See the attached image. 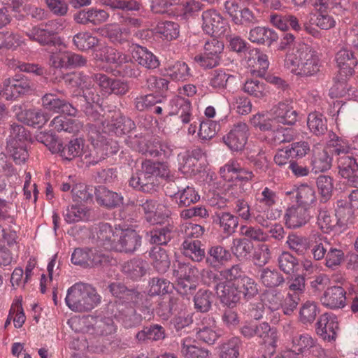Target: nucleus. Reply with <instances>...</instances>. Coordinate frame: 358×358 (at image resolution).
Here are the masks:
<instances>
[{
    "mask_svg": "<svg viewBox=\"0 0 358 358\" xmlns=\"http://www.w3.org/2000/svg\"><path fill=\"white\" fill-rule=\"evenodd\" d=\"M97 240L106 249L132 253L141 245V236L131 229L113 228L108 223L99 225Z\"/></svg>",
    "mask_w": 358,
    "mask_h": 358,
    "instance_id": "1",
    "label": "nucleus"
},
{
    "mask_svg": "<svg viewBox=\"0 0 358 358\" xmlns=\"http://www.w3.org/2000/svg\"><path fill=\"white\" fill-rule=\"evenodd\" d=\"M285 66L300 76H313L321 67L318 52L310 45L299 43L285 57Z\"/></svg>",
    "mask_w": 358,
    "mask_h": 358,
    "instance_id": "2",
    "label": "nucleus"
},
{
    "mask_svg": "<svg viewBox=\"0 0 358 358\" xmlns=\"http://www.w3.org/2000/svg\"><path fill=\"white\" fill-rule=\"evenodd\" d=\"M101 299L91 285L78 282L68 289L65 302L72 311L83 313L94 309L101 303Z\"/></svg>",
    "mask_w": 358,
    "mask_h": 358,
    "instance_id": "3",
    "label": "nucleus"
},
{
    "mask_svg": "<svg viewBox=\"0 0 358 358\" xmlns=\"http://www.w3.org/2000/svg\"><path fill=\"white\" fill-rule=\"evenodd\" d=\"M256 204L252 216L255 220L264 227H268V220H276L280 213L272 208L277 200L276 192L265 187L261 192L255 195Z\"/></svg>",
    "mask_w": 358,
    "mask_h": 358,
    "instance_id": "4",
    "label": "nucleus"
},
{
    "mask_svg": "<svg viewBox=\"0 0 358 358\" xmlns=\"http://www.w3.org/2000/svg\"><path fill=\"white\" fill-rule=\"evenodd\" d=\"M64 83L71 87L80 88L83 96L89 103L100 104L102 98L98 93L97 89L94 85L92 84L90 76L84 74L83 72H72L64 76Z\"/></svg>",
    "mask_w": 358,
    "mask_h": 358,
    "instance_id": "5",
    "label": "nucleus"
},
{
    "mask_svg": "<svg viewBox=\"0 0 358 358\" xmlns=\"http://www.w3.org/2000/svg\"><path fill=\"white\" fill-rule=\"evenodd\" d=\"M34 84L24 76L16 75L3 81V96L6 99H15L20 95L31 92Z\"/></svg>",
    "mask_w": 358,
    "mask_h": 358,
    "instance_id": "6",
    "label": "nucleus"
},
{
    "mask_svg": "<svg viewBox=\"0 0 358 358\" xmlns=\"http://www.w3.org/2000/svg\"><path fill=\"white\" fill-rule=\"evenodd\" d=\"M202 28L207 34L221 36L227 35L229 29L227 22L215 10H208L202 14Z\"/></svg>",
    "mask_w": 358,
    "mask_h": 358,
    "instance_id": "7",
    "label": "nucleus"
},
{
    "mask_svg": "<svg viewBox=\"0 0 358 358\" xmlns=\"http://www.w3.org/2000/svg\"><path fill=\"white\" fill-rule=\"evenodd\" d=\"M108 262V257L96 249L76 248L71 255V262L83 267L102 265Z\"/></svg>",
    "mask_w": 358,
    "mask_h": 358,
    "instance_id": "8",
    "label": "nucleus"
},
{
    "mask_svg": "<svg viewBox=\"0 0 358 358\" xmlns=\"http://www.w3.org/2000/svg\"><path fill=\"white\" fill-rule=\"evenodd\" d=\"M249 135L248 127L245 122L235 124L227 134L223 136V142L231 151L242 150Z\"/></svg>",
    "mask_w": 358,
    "mask_h": 358,
    "instance_id": "9",
    "label": "nucleus"
},
{
    "mask_svg": "<svg viewBox=\"0 0 358 358\" xmlns=\"http://www.w3.org/2000/svg\"><path fill=\"white\" fill-rule=\"evenodd\" d=\"M41 106L48 111L75 116L77 109L70 103L62 99L52 93H47L41 98Z\"/></svg>",
    "mask_w": 358,
    "mask_h": 358,
    "instance_id": "10",
    "label": "nucleus"
},
{
    "mask_svg": "<svg viewBox=\"0 0 358 358\" xmlns=\"http://www.w3.org/2000/svg\"><path fill=\"white\" fill-rule=\"evenodd\" d=\"M166 194L173 198L179 207L189 206L197 202L200 199L199 195L194 187L187 186L176 192L173 189V185L172 183H169L166 187Z\"/></svg>",
    "mask_w": 358,
    "mask_h": 358,
    "instance_id": "11",
    "label": "nucleus"
},
{
    "mask_svg": "<svg viewBox=\"0 0 358 358\" xmlns=\"http://www.w3.org/2000/svg\"><path fill=\"white\" fill-rule=\"evenodd\" d=\"M14 111L17 119L29 126L41 127L49 120L50 117L45 112L40 109L22 110L21 106H15Z\"/></svg>",
    "mask_w": 358,
    "mask_h": 358,
    "instance_id": "12",
    "label": "nucleus"
},
{
    "mask_svg": "<svg viewBox=\"0 0 358 358\" xmlns=\"http://www.w3.org/2000/svg\"><path fill=\"white\" fill-rule=\"evenodd\" d=\"M336 163L339 175L352 185L358 187V164L356 159L349 155L336 159Z\"/></svg>",
    "mask_w": 358,
    "mask_h": 358,
    "instance_id": "13",
    "label": "nucleus"
},
{
    "mask_svg": "<svg viewBox=\"0 0 358 358\" xmlns=\"http://www.w3.org/2000/svg\"><path fill=\"white\" fill-rule=\"evenodd\" d=\"M271 114L273 115L275 123L292 125L297 120L298 113L292 105V102L286 101L280 102L271 109Z\"/></svg>",
    "mask_w": 358,
    "mask_h": 358,
    "instance_id": "14",
    "label": "nucleus"
},
{
    "mask_svg": "<svg viewBox=\"0 0 358 358\" xmlns=\"http://www.w3.org/2000/svg\"><path fill=\"white\" fill-rule=\"evenodd\" d=\"M317 325V334L323 340L327 341L335 340L338 323L334 315L323 314L320 316Z\"/></svg>",
    "mask_w": 358,
    "mask_h": 358,
    "instance_id": "15",
    "label": "nucleus"
},
{
    "mask_svg": "<svg viewBox=\"0 0 358 358\" xmlns=\"http://www.w3.org/2000/svg\"><path fill=\"white\" fill-rule=\"evenodd\" d=\"M346 292L341 286H333L327 289L320 298L322 304L327 308L335 309L345 306Z\"/></svg>",
    "mask_w": 358,
    "mask_h": 358,
    "instance_id": "16",
    "label": "nucleus"
},
{
    "mask_svg": "<svg viewBox=\"0 0 358 358\" xmlns=\"http://www.w3.org/2000/svg\"><path fill=\"white\" fill-rule=\"evenodd\" d=\"M310 215L308 208L300 205L288 208L285 215V224L289 228L296 229L306 224Z\"/></svg>",
    "mask_w": 358,
    "mask_h": 358,
    "instance_id": "17",
    "label": "nucleus"
},
{
    "mask_svg": "<svg viewBox=\"0 0 358 358\" xmlns=\"http://www.w3.org/2000/svg\"><path fill=\"white\" fill-rule=\"evenodd\" d=\"M59 152L63 158L67 160H71L75 157L87 159L92 155L91 152H88L85 141L80 138L71 140L66 145L62 146Z\"/></svg>",
    "mask_w": 358,
    "mask_h": 358,
    "instance_id": "18",
    "label": "nucleus"
},
{
    "mask_svg": "<svg viewBox=\"0 0 358 358\" xmlns=\"http://www.w3.org/2000/svg\"><path fill=\"white\" fill-rule=\"evenodd\" d=\"M336 62L341 76L346 78L353 75L355 67L357 64V60L350 50L341 49L336 55Z\"/></svg>",
    "mask_w": 358,
    "mask_h": 358,
    "instance_id": "19",
    "label": "nucleus"
},
{
    "mask_svg": "<svg viewBox=\"0 0 358 358\" xmlns=\"http://www.w3.org/2000/svg\"><path fill=\"white\" fill-rule=\"evenodd\" d=\"M170 106L171 113L178 115L182 124H189L193 120L192 108L188 99L177 96L171 100Z\"/></svg>",
    "mask_w": 358,
    "mask_h": 358,
    "instance_id": "20",
    "label": "nucleus"
},
{
    "mask_svg": "<svg viewBox=\"0 0 358 358\" xmlns=\"http://www.w3.org/2000/svg\"><path fill=\"white\" fill-rule=\"evenodd\" d=\"M108 17V13L104 10L90 8L80 10L73 15V19L78 24L96 25L106 22Z\"/></svg>",
    "mask_w": 358,
    "mask_h": 358,
    "instance_id": "21",
    "label": "nucleus"
},
{
    "mask_svg": "<svg viewBox=\"0 0 358 358\" xmlns=\"http://www.w3.org/2000/svg\"><path fill=\"white\" fill-rule=\"evenodd\" d=\"M216 290L221 302L228 306L236 303L241 299L238 286L231 282L217 284Z\"/></svg>",
    "mask_w": 358,
    "mask_h": 358,
    "instance_id": "22",
    "label": "nucleus"
},
{
    "mask_svg": "<svg viewBox=\"0 0 358 358\" xmlns=\"http://www.w3.org/2000/svg\"><path fill=\"white\" fill-rule=\"evenodd\" d=\"M247 64L251 67L252 73H257L259 76H264L269 66L268 56L257 49L249 52Z\"/></svg>",
    "mask_w": 358,
    "mask_h": 358,
    "instance_id": "23",
    "label": "nucleus"
},
{
    "mask_svg": "<svg viewBox=\"0 0 358 358\" xmlns=\"http://www.w3.org/2000/svg\"><path fill=\"white\" fill-rule=\"evenodd\" d=\"M328 137L327 145L331 148L332 155L336 157V159L339 157H348L352 154V148L348 141L339 137L332 131L329 132Z\"/></svg>",
    "mask_w": 358,
    "mask_h": 358,
    "instance_id": "24",
    "label": "nucleus"
},
{
    "mask_svg": "<svg viewBox=\"0 0 358 358\" xmlns=\"http://www.w3.org/2000/svg\"><path fill=\"white\" fill-rule=\"evenodd\" d=\"M132 58L139 65L148 69H155L159 65L157 57L147 48L140 45L134 47L132 51Z\"/></svg>",
    "mask_w": 358,
    "mask_h": 358,
    "instance_id": "25",
    "label": "nucleus"
},
{
    "mask_svg": "<svg viewBox=\"0 0 358 358\" xmlns=\"http://www.w3.org/2000/svg\"><path fill=\"white\" fill-rule=\"evenodd\" d=\"M95 194L98 203L106 208H115L122 203V196L108 189L103 186H100L96 189Z\"/></svg>",
    "mask_w": 358,
    "mask_h": 358,
    "instance_id": "26",
    "label": "nucleus"
},
{
    "mask_svg": "<svg viewBox=\"0 0 358 358\" xmlns=\"http://www.w3.org/2000/svg\"><path fill=\"white\" fill-rule=\"evenodd\" d=\"M152 266L159 273H166L170 267L171 260L167 252L159 246L153 247L150 251Z\"/></svg>",
    "mask_w": 358,
    "mask_h": 358,
    "instance_id": "27",
    "label": "nucleus"
},
{
    "mask_svg": "<svg viewBox=\"0 0 358 358\" xmlns=\"http://www.w3.org/2000/svg\"><path fill=\"white\" fill-rule=\"evenodd\" d=\"M156 183L157 180L151 179L140 170L134 173L129 180V186L145 193H150L155 191Z\"/></svg>",
    "mask_w": 358,
    "mask_h": 358,
    "instance_id": "28",
    "label": "nucleus"
},
{
    "mask_svg": "<svg viewBox=\"0 0 358 358\" xmlns=\"http://www.w3.org/2000/svg\"><path fill=\"white\" fill-rule=\"evenodd\" d=\"M259 282L266 287L273 288L285 282L283 275L275 268H262L259 271Z\"/></svg>",
    "mask_w": 358,
    "mask_h": 358,
    "instance_id": "29",
    "label": "nucleus"
},
{
    "mask_svg": "<svg viewBox=\"0 0 358 358\" xmlns=\"http://www.w3.org/2000/svg\"><path fill=\"white\" fill-rule=\"evenodd\" d=\"M330 247L327 239L318 233H313L310 236V248L314 259L319 261L326 256Z\"/></svg>",
    "mask_w": 358,
    "mask_h": 358,
    "instance_id": "30",
    "label": "nucleus"
},
{
    "mask_svg": "<svg viewBox=\"0 0 358 358\" xmlns=\"http://www.w3.org/2000/svg\"><path fill=\"white\" fill-rule=\"evenodd\" d=\"M141 206L145 215V219L148 222L152 224H158L164 222L165 217L161 215L163 206L157 204L153 200L148 199L142 201Z\"/></svg>",
    "mask_w": 358,
    "mask_h": 358,
    "instance_id": "31",
    "label": "nucleus"
},
{
    "mask_svg": "<svg viewBox=\"0 0 358 358\" xmlns=\"http://www.w3.org/2000/svg\"><path fill=\"white\" fill-rule=\"evenodd\" d=\"M196 334L199 341L208 345L214 344L219 337L215 331V321L211 318L205 319V322L197 328Z\"/></svg>",
    "mask_w": 358,
    "mask_h": 358,
    "instance_id": "32",
    "label": "nucleus"
},
{
    "mask_svg": "<svg viewBox=\"0 0 358 358\" xmlns=\"http://www.w3.org/2000/svg\"><path fill=\"white\" fill-rule=\"evenodd\" d=\"M181 355L185 358H208L209 350L194 345V341L186 338L181 341Z\"/></svg>",
    "mask_w": 358,
    "mask_h": 358,
    "instance_id": "33",
    "label": "nucleus"
},
{
    "mask_svg": "<svg viewBox=\"0 0 358 358\" xmlns=\"http://www.w3.org/2000/svg\"><path fill=\"white\" fill-rule=\"evenodd\" d=\"M50 126L57 131H65L76 134L82 127L81 123L77 120L66 118L63 116L55 117L50 122Z\"/></svg>",
    "mask_w": 358,
    "mask_h": 358,
    "instance_id": "34",
    "label": "nucleus"
},
{
    "mask_svg": "<svg viewBox=\"0 0 358 358\" xmlns=\"http://www.w3.org/2000/svg\"><path fill=\"white\" fill-rule=\"evenodd\" d=\"M64 220L69 224L85 221L90 217L89 210L82 204H72L63 213Z\"/></svg>",
    "mask_w": 358,
    "mask_h": 358,
    "instance_id": "35",
    "label": "nucleus"
},
{
    "mask_svg": "<svg viewBox=\"0 0 358 358\" xmlns=\"http://www.w3.org/2000/svg\"><path fill=\"white\" fill-rule=\"evenodd\" d=\"M254 337L257 336L264 341L269 337L271 338V341L268 344V348L270 351L269 354L270 355H272L276 346L275 343L277 340V334L275 331L271 328L270 325L267 322H261L259 324L254 323Z\"/></svg>",
    "mask_w": 358,
    "mask_h": 358,
    "instance_id": "36",
    "label": "nucleus"
},
{
    "mask_svg": "<svg viewBox=\"0 0 358 358\" xmlns=\"http://www.w3.org/2000/svg\"><path fill=\"white\" fill-rule=\"evenodd\" d=\"M266 137V141L273 145L290 142L294 139L293 131L282 127H276L270 131Z\"/></svg>",
    "mask_w": 358,
    "mask_h": 358,
    "instance_id": "37",
    "label": "nucleus"
},
{
    "mask_svg": "<svg viewBox=\"0 0 358 358\" xmlns=\"http://www.w3.org/2000/svg\"><path fill=\"white\" fill-rule=\"evenodd\" d=\"M332 158L325 150L314 151L311 159L312 171L315 173L324 172L330 169Z\"/></svg>",
    "mask_w": 358,
    "mask_h": 358,
    "instance_id": "38",
    "label": "nucleus"
},
{
    "mask_svg": "<svg viewBox=\"0 0 358 358\" xmlns=\"http://www.w3.org/2000/svg\"><path fill=\"white\" fill-rule=\"evenodd\" d=\"M231 258L229 250L220 245L211 247L206 257V262L212 267H217L228 262Z\"/></svg>",
    "mask_w": 358,
    "mask_h": 358,
    "instance_id": "39",
    "label": "nucleus"
},
{
    "mask_svg": "<svg viewBox=\"0 0 358 358\" xmlns=\"http://www.w3.org/2000/svg\"><path fill=\"white\" fill-rule=\"evenodd\" d=\"M183 254L194 262H199L205 257V250L199 240H185L182 243Z\"/></svg>",
    "mask_w": 358,
    "mask_h": 358,
    "instance_id": "40",
    "label": "nucleus"
},
{
    "mask_svg": "<svg viewBox=\"0 0 358 358\" xmlns=\"http://www.w3.org/2000/svg\"><path fill=\"white\" fill-rule=\"evenodd\" d=\"M27 145L24 143L6 142V152L17 164L24 163L29 157Z\"/></svg>",
    "mask_w": 358,
    "mask_h": 358,
    "instance_id": "41",
    "label": "nucleus"
},
{
    "mask_svg": "<svg viewBox=\"0 0 358 358\" xmlns=\"http://www.w3.org/2000/svg\"><path fill=\"white\" fill-rule=\"evenodd\" d=\"M118 318L126 328L138 326L143 320L142 315L136 313V310L131 306H122L119 310Z\"/></svg>",
    "mask_w": 358,
    "mask_h": 358,
    "instance_id": "42",
    "label": "nucleus"
},
{
    "mask_svg": "<svg viewBox=\"0 0 358 358\" xmlns=\"http://www.w3.org/2000/svg\"><path fill=\"white\" fill-rule=\"evenodd\" d=\"M248 38L252 43L271 44L278 39V35L271 29L257 27L250 30Z\"/></svg>",
    "mask_w": 358,
    "mask_h": 358,
    "instance_id": "43",
    "label": "nucleus"
},
{
    "mask_svg": "<svg viewBox=\"0 0 358 358\" xmlns=\"http://www.w3.org/2000/svg\"><path fill=\"white\" fill-rule=\"evenodd\" d=\"M316 347V341L308 334H296L292 338L290 350L296 353V356L306 350Z\"/></svg>",
    "mask_w": 358,
    "mask_h": 358,
    "instance_id": "44",
    "label": "nucleus"
},
{
    "mask_svg": "<svg viewBox=\"0 0 358 358\" xmlns=\"http://www.w3.org/2000/svg\"><path fill=\"white\" fill-rule=\"evenodd\" d=\"M89 140L91 141L92 144L94 146L92 150H88V152H91L92 155L90 158H87L86 160L87 164H96L102 159H104L103 154L101 156L98 155V150L100 146L103 144V136L101 135V134L95 130L93 128L89 131Z\"/></svg>",
    "mask_w": 358,
    "mask_h": 358,
    "instance_id": "45",
    "label": "nucleus"
},
{
    "mask_svg": "<svg viewBox=\"0 0 358 358\" xmlns=\"http://www.w3.org/2000/svg\"><path fill=\"white\" fill-rule=\"evenodd\" d=\"M136 339L140 342H144L147 340L159 341L165 338V331L164 328L159 324L145 327L141 331L136 335Z\"/></svg>",
    "mask_w": 358,
    "mask_h": 358,
    "instance_id": "46",
    "label": "nucleus"
},
{
    "mask_svg": "<svg viewBox=\"0 0 358 358\" xmlns=\"http://www.w3.org/2000/svg\"><path fill=\"white\" fill-rule=\"evenodd\" d=\"M148 264L145 261L139 259H133L126 262L123 266V271L131 278H138L146 273Z\"/></svg>",
    "mask_w": 358,
    "mask_h": 358,
    "instance_id": "47",
    "label": "nucleus"
},
{
    "mask_svg": "<svg viewBox=\"0 0 358 358\" xmlns=\"http://www.w3.org/2000/svg\"><path fill=\"white\" fill-rule=\"evenodd\" d=\"M30 140V133L24 126L17 123L10 124L6 142L28 144Z\"/></svg>",
    "mask_w": 358,
    "mask_h": 358,
    "instance_id": "48",
    "label": "nucleus"
},
{
    "mask_svg": "<svg viewBox=\"0 0 358 358\" xmlns=\"http://www.w3.org/2000/svg\"><path fill=\"white\" fill-rule=\"evenodd\" d=\"M134 125V124L131 120L125 119L119 113L113 115L111 120L107 123L108 130L115 132L117 135L129 131Z\"/></svg>",
    "mask_w": 358,
    "mask_h": 358,
    "instance_id": "49",
    "label": "nucleus"
},
{
    "mask_svg": "<svg viewBox=\"0 0 358 358\" xmlns=\"http://www.w3.org/2000/svg\"><path fill=\"white\" fill-rule=\"evenodd\" d=\"M251 124L263 131H271L275 128V121L271 110L266 113L254 115L250 120Z\"/></svg>",
    "mask_w": 358,
    "mask_h": 358,
    "instance_id": "50",
    "label": "nucleus"
},
{
    "mask_svg": "<svg viewBox=\"0 0 358 358\" xmlns=\"http://www.w3.org/2000/svg\"><path fill=\"white\" fill-rule=\"evenodd\" d=\"M173 274L176 278L196 280L199 275V270L189 263L178 262L174 264Z\"/></svg>",
    "mask_w": 358,
    "mask_h": 358,
    "instance_id": "51",
    "label": "nucleus"
},
{
    "mask_svg": "<svg viewBox=\"0 0 358 358\" xmlns=\"http://www.w3.org/2000/svg\"><path fill=\"white\" fill-rule=\"evenodd\" d=\"M219 225L222 232L227 236L233 234L238 225V218L229 212L217 215Z\"/></svg>",
    "mask_w": 358,
    "mask_h": 358,
    "instance_id": "52",
    "label": "nucleus"
},
{
    "mask_svg": "<svg viewBox=\"0 0 358 358\" xmlns=\"http://www.w3.org/2000/svg\"><path fill=\"white\" fill-rule=\"evenodd\" d=\"M167 75L176 81L186 80L190 76L189 68L185 62L178 61L166 69Z\"/></svg>",
    "mask_w": 358,
    "mask_h": 358,
    "instance_id": "53",
    "label": "nucleus"
},
{
    "mask_svg": "<svg viewBox=\"0 0 358 358\" xmlns=\"http://www.w3.org/2000/svg\"><path fill=\"white\" fill-rule=\"evenodd\" d=\"M213 294L206 289H199L194 296L195 308L201 313L208 312L213 301Z\"/></svg>",
    "mask_w": 358,
    "mask_h": 358,
    "instance_id": "54",
    "label": "nucleus"
},
{
    "mask_svg": "<svg viewBox=\"0 0 358 358\" xmlns=\"http://www.w3.org/2000/svg\"><path fill=\"white\" fill-rule=\"evenodd\" d=\"M307 124L310 131L317 136L324 134L327 130V120L318 113L308 115Z\"/></svg>",
    "mask_w": 358,
    "mask_h": 358,
    "instance_id": "55",
    "label": "nucleus"
},
{
    "mask_svg": "<svg viewBox=\"0 0 358 358\" xmlns=\"http://www.w3.org/2000/svg\"><path fill=\"white\" fill-rule=\"evenodd\" d=\"M74 45L80 50H87L98 45L99 40L89 32H80L73 38Z\"/></svg>",
    "mask_w": 358,
    "mask_h": 358,
    "instance_id": "56",
    "label": "nucleus"
},
{
    "mask_svg": "<svg viewBox=\"0 0 358 358\" xmlns=\"http://www.w3.org/2000/svg\"><path fill=\"white\" fill-rule=\"evenodd\" d=\"M296 199L297 205L307 208L315 201V192L313 187L308 185H302L296 189Z\"/></svg>",
    "mask_w": 358,
    "mask_h": 358,
    "instance_id": "57",
    "label": "nucleus"
},
{
    "mask_svg": "<svg viewBox=\"0 0 358 358\" xmlns=\"http://www.w3.org/2000/svg\"><path fill=\"white\" fill-rule=\"evenodd\" d=\"M237 286L240 295L243 294L247 300L252 299L258 294L257 284L253 279L248 276L241 278L238 280Z\"/></svg>",
    "mask_w": 358,
    "mask_h": 358,
    "instance_id": "58",
    "label": "nucleus"
},
{
    "mask_svg": "<svg viewBox=\"0 0 358 358\" xmlns=\"http://www.w3.org/2000/svg\"><path fill=\"white\" fill-rule=\"evenodd\" d=\"M243 90L248 94L258 99H262L266 96L268 93L264 82L254 79L247 80L245 83Z\"/></svg>",
    "mask_w": 358,
    "mask_h": 358,
    "instance_id": "59",
    "label": "nucleus"
},
{
    "mask_svg": "<svg viewBox=\"0 0 358 358\" xmlns=\"http://www.w3.org/2000/svg\"><path fill=\"white\" fill-rule=\"evenodd\" d=\"M287 243L289 248L299 255H304L310 248V238L291 234L288 236Z\"/></svg>",
    "mask_w": 358,
    "mask_h": 358,
    "instance_id": "60",
    "label": "nucleus"
},
{
    "mask_svg": "<svg viewBox=\"0 0 358 358\" xmlns=\"http://www.w3.org/2000/svg\"><path fill=\"white\" fill-rule=\"evenodd\" d=\"M26 35L30 40L36 41L43 45H49L53 42V33L38 27H34L26 31Z\"/></svg>",
    "mask_w": 358,
    "mask_h": 358,
    "instance_id": "61",
    "label": "nucleus"
},
{
    "mask_svg": "<svg viewBox=\"0 0 358 358\" xmlns=\"http://www.w3.org/2000/svg\"><path fill=\"white\" fill-rule=\"evenodd\" d=\"M316 183L322 200L328 201L331 197L334 189L333 178L327 175H320L317 177Z\"/></svg>",
    "mask_w": 358,
    "mask_h": 358,
    "instance_id": "62",
    "label": "nucleus"
},
{
    "mask_svg": "<svg viewBox=\"0 0 358 358\" xmlns=\"http://www.w3.org/2000/svg\"><path fill=\"white\" fill-rule=\"evenodd\" d=\"M232 254L239 259H243L251 252L252 246L250 243L245 238L233 239L230 248Z\"/></svg>",
    "mask_w": 358,
    "mask_h": 358,
    "instance_id": "63",
    "label": "nucleus"
},
{
    "mask_svg": "<svg viewBox=\"0 0 358 358\" xmlns=\"http://www.w3.org/2000/svg\"><path fill=\"white\" fill-rule=\"evenodd\" d=\"M241 340L237 337H233L224 343L221 347V358H237L239 355Z\"/></svg>",
    "mask_w": 358,
    "mask_h": 358,
    "instance_id": "64",
    "label": "nucleus"
}]
</instances>
